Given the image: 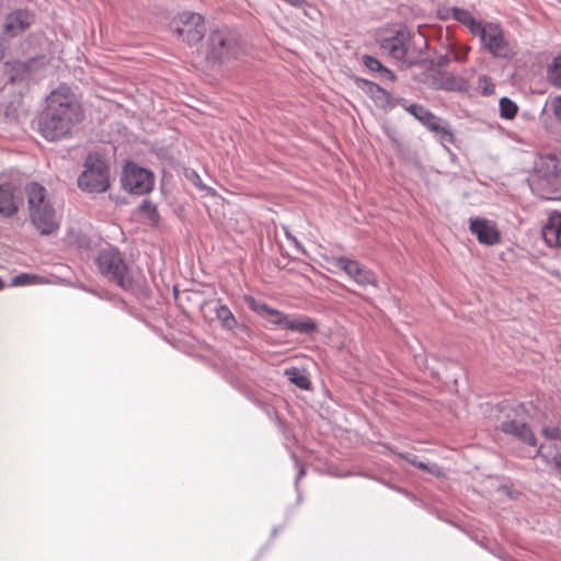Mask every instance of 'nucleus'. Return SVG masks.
Returning <instances> with one entry per match:
<instances>
[{"label":"nucleus","mask_w":561,"mask_h":561,"mask_svg":"<svg viewBox=\"0 0 561 561\" xmlns=\"http://www.w3.org/2000/svg\"><path fill=\"white\" fill-rule=\"evenodd\" d=\"M84 112L72 90L59 87L47 98V106L38 121V130L48 140H58L71 134L82 122Z\"/></svg>","instance_id":"f257e3e1"},{"label":"nucleus","mask_w":561,"mask_h":561,"mask_svg":"<svg viewBox=\"0 0 561 561\" xmlns=\"http://www.w3.org/2000/svg\"><path fill=\"white\" fill-rule=\"evenodd\" d=\"M30 217L32 224L41 234H51L59 228V217L57 216L48 196L46 188L37 183H31L26 187Z\"/></svg>","instance_id":"f03ea898"},{"label":"nucleus","mask_w":561,"mask_h":561,"mask_svg":"<svg viewBox=\"0 0 561 561\" xmlns=\"http://www.w3.org/2000/svg\"><path fill=\"white\" fill-rule=\"evenodd\" d=\"M243 54L238 33L229 27H219L208 36L206 58L217 64L239 59Z\"/></svg>","instance_id":"7ed1b4c3"},{"label":"nucleus","mask_w":561,"mask_h":561,"mask_svg":"<svg viewBox=\"0 0 561 561\" xmlns=\"http://www.w3.org/2000/svg\"><path fill=\"white\" fill-rule=\"evenodd\" d=\"M78 186L89 193H104L110 188V165L99 153L87 157L84 170L78 178Z\"/></svg>","instance_id":"20e7f679"},{"label":"nucleus","mask_w":561,"mask_h":561,"mask_svg":"<svg viewBox=\"0 0 561 561\" xmlns=\"http://www.w3.org/2000/svg\"><path fill=\"white\" fill-rule=\"evenodd\" d=\"M96 265L100 273L110 280L115 282L123 288L130 286L131 279L128 273V266L117 250L105 249L101 251L96 259Z\"/></svg>","instance_id":"39448f33"},{"label":"nucleus","mask_w":561,"mask_h":561,"mask_svg":"<svg viewBox=\"0 0 561 561\" xmlns=\"http://www.w3.org/2000/svg\"><path fill=\"white\" fill-rule=\"evenodd\" d=\"M174 31L187 44L198 43L205 34L204 18L195 12L179 13L173 20Z\"/></svg>","instance_id":"423d86ee"},{"label":"nucleus","mask_w":561,"mask_h":561,"mask_svg":"<svg viewBox=\"0 0 561 561\" xmlns=\"http://www.w3.org/2000/svg\"><path fill=\"white\" fill-rule=\"evenodd\" d=\"M122 183L128 192L142 195L153 188V175L148 170L135 163H127L124 168Z\"/></svg>","instance_id":"0eeeda50"},{"label":"nucleus","mask_w":561,"mask_h":561,"mask_svg":"<svg viewBox=\"0 0 561 561\" xmlns=\"http://www.w3.org/2000/svg\"><path fill=\"white\" fill-rule=\"evenodd\" d=\"M331 262L362 286L370 285L376 287L378 285L375 273L353 259L337 256L333 257Z\"/></svg>","instance_id":"6e6552de"},{"label":"nucleus","mask_w":561,"mask_h":561,"mask_svg":"<svg viewBox=\"0 0 561 561\" xmlns=\"http://www.w3.org/2000/svg\"><path fill=\"white\" fill-rule=\"evenodd\" d=\"M501 430L533 447L534 455H530L531 457L540 456L548 462L547 456L542 453V446H538L536 436L526 423L516 420L504 421L501 424Z\"/></svg>","instance_id":"1a4fd4ad"},{"label":"nucleus","mask_w":561,"mask_h":561,"mask_svg":"<svg viewBox=\"0 0 561 561\" xmlns=\"http://www.w3.org/2000/svg\"><path fill=\"white\" fill-rule=\"evenodd\" d=\"M536 179L533 180L531 188L542 184L561 172V159L556 154L539 156L534 163Z\"/></svg>","instance_id":"9d476101"},{"label":"nucleus","mask_w":561,"mask_h":561,"mask_svg":"<svg viewBox=\"0 0 561 561\" xmlns=\"http://www.w3.org/2000/svg\"><path fill=\"white\" fill-rule=\"evenodd\" d=\"M34 22V15L27 10H15L7 15L3 31L8 36H16L26 31Z\"/></svg>","instance_id":"9b49d317"},{"label":"nucleus","mask_w":561,"mask_h":561,"mask_svg":"<svg viewBox=\"0 0 561 561\" xmlns=\"http://www.w3.org/2000/svg\"><path fill=\"white\" fill-rule=\"evenodd\" d=\"M546 244L550 248H561V211H551L541 228Z\"/></svg>","instance_id":"f8f14e48"},{"label":"nucleus","mask_w":561,"mask_h":561,"mask_svg":"<svg viewBox=\"0 0 561 561\" xmlns=\"http://www.w3.org/2000/svg\"><path fill=\"white\" fill-rule=\"evenodd\" d=\"M407 41L408 35L399 31L394 36L383 39L381 46L388 50L389 55L394 59L403 60L408 53Z\"/></svg>","instance_id":"ddd939ff"},{"label":"nucleus","mask_w":561,"mask_h":561,"mask_svg":"<svg viewBox=\"0 0 561 561\" xmlns=\"http://www.w3.org/2000/svg\"><path fill=\"white\" fill-rule=\"evenodd\" d=\"M513 55V45L504 37L501 26L493 23V57L508 59Z\"/></svg>","instance_id":"4468645a"},{"label":"nucleus","mask_w":561,"mask_h":561,"mask_svg":"<svg viewBox=\"0 0 561 561\" xmlns=\"http://www.w3.org/2000/svg\"><path fill=\"white\" fill-rule=\"evenodd\" d=\"M545 199L561 201V172L533 188Z\"/></svg>","instance_id":"2eb2a0df"},{"label":"nucleus","mask_w":561,"mask_h":561,"mask_svg":"<svg viewBox=\"0 0 561 561\" xmlns=\"http://www.w3.org/2000/svg\"><path fill=\"white\" fill-rule=\"evenodd\" d=\"M318 329L317 322L307 316L289 317L285 330L298 332L301 334H311Z\"/></svg>","instance_id":"dca6fc26"},{"label":"nucleus","mask_w":561,"mask_h":561,"mask_svg":"<svg viewBox=\"0 0 561 561\" xmlns=\"http://www.w3.org/2000/svg\"><path fill=\"white\" fill-rule=\"evenodd\" d=\"M470 231L483 244H491V229L485 220L476 218L470 220Z\"/></svg>","instance_id":"f3484780"},{"label":"nucleus","mask_w":561,"mask_h":561,"mask_svg":"<svg viewBox=\"0 0 561 561\" xmlns=\"http://www.w3.org/2000/svg\"><path fill=\"white\" fill-rule=\"evenodd\" d=\"M16 211L13 193L10 187L0 185V214L10 216Z\"/></svg>","instance_id":"a211bd4d"},{"label":"nucleus","mask_w":561,"mask_h":561,"mask_svg":"<svg viewBox=\"0 0 561 561\" xmlns=\"http://www.w3.org/2000/svg\"><path fill=\"white\" fill-rule=\"evenodd\" d=\"M363 64L370 70L375 72H379L382 78L388 79L389 81L396 80V75L393 71L385 67L378 59L373 56L365 55L363 56Z\"/></svg>","instance_id":"6ab92c4d"},{"label":"nucleus","mask_w":561,"mask_h":561,"mask_svg":"<svg viewBox=\"0 0 561 561\" xmlns=\"http://www.w3.org/2000/svg\"><path fill=\"white\" fill-rule=\"evenodd\" d=\"M500 116L504 119H513L518 111L517 104L507 96L500 99Z\"/></svg>","instance_id":"aec40b11"},{"label":"nucleus","mask_w":561,"mask_h":561,"mask_svg":"<svg viewBox=\"0 0 561 561\" xmlns=\"http://www.w3.org/2000/svg\"><path fill=\"white\" fill-rule=\"evenodd\" d=\"M467 28L473 34L480 37V42L483 48L491 53V37H488L485 27L480 21L474 19V24L467 26Z\"/></svg>","instance_id":"412c9836"},{"label":"nucleus","mask_w":561,"mask_h":561,"mask_svg":"<svg viewBox=\"0 0 561 561\" xmlns=\"http://www.w3.org/2000/svg\"><path fill=\"white\" fill-rule=\"evenodd\" d=\"M285 375L288 377L289 381L299 387L300 389H309L310 380L307 376L301 374L298 368L291 367L286 369Z\"/></svg>","instance_id":"4be33fe9"},{"label":"nucleus","mask_w":561,"mask_h":561,"mask_svg":"<svg viewBox=\"0 0 561 561\" xmlns=\"http://www.w3.org/2000/svg\"><path fill=\"white\" fill-rule=\"evenodd\" d=\"M547 76L552 85L561 88V55L553 59L552 65L548 68Z\"/></svg>","instance_id":"5701e85b"},{"label":"nucleus","mask_w":561,"mask_h":561,"mask_svg":"<svg viewBox=\"0 0 561 561\" xmlns=\"http://www.w3.org/2000/svg\"><path fill=\"white\" fill-rule=\"evenodd\" d=\"M216 316L217 318L221 321V323L226 327V328H229V329H232L237 321H236V318L233 316V313L231 312V310L225 306V305H220L217 309H216Z\"/></svg>","instance_id":"b1692460"},{"label":"nucleus","mask_w":561,"mask_h":561,"mask_svg":"<svg viewBox=\"0 0 561 561\" xmlns=\"http://www.w3.org/2000/svg\"><path fill=\"white\" fill-rule=\"evenodd\" d=\"M424 125H426L431 130L437 133V134H440L442 135V141L444 142H453L454 139H453V134L450 131H448L445 127L440 126L437 121H436V117L432 114V119L427 123H423Z\"/></svg>","instance_id":"393cba45"},{"label":"nucleus","mask_w":561,"mask_h":561,"mask_svg":"<svg viewBox=\"0 0 561 561\" xmlns=\"http://www.w3.org/2000/svg\"><path fill=\"white\" fill-rule=\"evenodd\" d=\"M245 301L248 304V307L256 312L257 314L262 316V317H268L270 316V310H273L272 307H270L268 305H266L265 302H262V301H257L256 299H254L253 297H245Z\"/></svg>","instance_id":"a878e982"},{"label":"nucleus","mask_w":561,"mask_h":561,"mask_svg":"<svg viewBox=\"0 0 561 561\" xmlns=\"http://www.w3.org/2000/svg\"><path fill=\"white\" fill-rule=\"evenodd\" d=\"M407 110L422 123H427L432 119V113L424 108L422 105L412 104Z\"/></svg>","instance_id":"bb28decb"},{"label":"nucleus","mask_w":561,"mask_h":561,"mask_svg":"<svg viewBox=\"0 0 561 561\" xmlns=\"http://www.w3.org/2000/svg\"><path fill=\"white\" fill-rule=\"evenodd\" d=\"M453 18L459 23L463 24L466 27L474 24V18L472 16V14L463 9L454 8Z\"/></svg>","instance_id":"cd10ccee"},{"label":"nucleus","mask_w":561,"mask_h":561,"mask_svg":"<svg viewBox=\"0 0 561 561\" xmlns=\"http://www.w3.org/2000/svg\"><path fill=\"white\" fill-rule=\"evenodd\" d=\"M266 319L270 321V323L285 329L288 314L273 308V310H270V316L266 317Z\"/></svg>","instance_id":"c85d7f7f"},{"label":"nucleus","mask_w":561,"mask_h":561,"mask_svg":"<svg viewBox=\"0 0 561 561\" xmlns=\"http://www.w3.org/2000/svg\"><path fill=\"white\" fill-rule=\"evenodd\" d=\"M367 84L369 85V92L373 98L383 103H389L391 98L389 92H387L385 89L380 88L376 83L367 82Z\"/></svg>","instance_id":"c756f323"},{"label":"nucleus","mask_w":561,"mask_h":561,"mask_svg":"<svg viewBox=\"0 0 561 561\" xmlns=\"http://www.w3.org/2000/svg\"><path fill=\"white\" fill-rule=\"evenodd\" d=\"M36 278L37 277L35 275L21 274V275H18V276L12 278L11 285H13V286H23V285L33 284Z\"/></svg>","instance_id":"7c9ffc66"},{"label":"nucleus","mask_w":561,"mask_h":561,"mask_svg":"<svg viewBox=\"0 0 561 561\" xmlns=\"http://www.w3.org/2000/svg\"><path fill=\"white\" fill-rule=\"evenodd\" d=\"M444 88L448 89V90L460 91V90L465 89V82L462 80H459L456 78H450V79L446 80V82L444 83Z\"/></svg>","instance_id":"2f4dec72"},{"label":"nucleus","mask_w":561,"mask_h":561,"mask_svg":"<svg viewBox=\"0 0 561 561\" xmlns=\"http://www.w3.org/2000/svg\"><path fill=\"white\" fill-rule=\"evenodd\" d=\"M415 467H417L421 470L427 471V472H430V473H432L434 476H439L440 474V468L438 466H435V465L430 467L428 465H426L424 462L417 461Z\"/></svg>","instance_id":"473e14b6"},{"label":"nucleus","mask_w":561,"mask_h":561,"mask_svg":"<svg viewBox=\"0 0 561 561\" xmlns=\"http://www.w3.org/2000/svg\"><path fill=\"white\" fill-rule=\"evenodd\" d=\"M551 106L556 118L561 121V96L554 98L551 102Z\"/></svg>","instance_id":"72a5a7b5"},{"label":"nucleus","mask_w":561,"mask_h":561,"mask_svg":"<svg viewBox=\"0 0 561 561\" xmlns=\"http://www.w3.org/2000/svg\"><path fill=\"white\" fill-rule=\"evenodd\" d=\"M478 89L481 91L483 95L489 94L490 83L485 76H482L479 80Z\"/></svg>","instance_id":"f704fd0d"},{"label":"nucleus","mask_w":561,"mask_h":561,"mask_svg":"<svg viewBox=\"0 0 561 561\" xmlns=\"http://www.w3.org/2000/svg\"><path fill=\"white\" fill-rule=\"evenodd\" d=\"M542 434L549 438L556 439L560 436V431L556 427H545L542 428Z\"/></svg>","instance_id":"c9c22d12"},{"label":"nucleus","mask_w":561,"mask_h":561,"mask_svg":"<svg viewBox=\"0 0 561 561\" xmlns=\"http://www.w3.org/2000/svg\"><path fill=\"white\" fill-rule=\"evenodd\" d=\"M400 457L415 466L417 463L416 457L410 454H400Z\"/></svg>","instance_id":"e433bc0d"},{"label":"nucleus","mask_w":561,"mask_h":561,"mask_svg":"<svg viewBox=\"0 0 561 561\" xmlns=\"http://www.w3.org/2000/svg\"><path fill=\"white\" fill-rule=\"evenodd\" d=\"M552 462H553L556 469L561 471V453H557L553 455Z\"/></svg>","instance_id":"4c0bfd02"},{"label":"nucleus","mask_w":561,"mask_h":561,"mask_svg":"<svg viewBox=\"0 0 561 561\" xmlns=\"http://www.w3.org/2000/svg\"><path fill=\"white\" fill-rule=\"evenodd\" d=\"M141 208H142L144 210H147V211H152V213H154V211H156V206H154V205H152V204H151V203H149V202H145V203L142 204Z\"/></svg>","instance_id":"58836bf2"},{"label":"nucleus","mask_w":561,"mask_h":561,"mask_svg":"<svg viewBox=\"0 0 561 561\" xmlns=\"http://www.w3.org/2000/svg\"><path fill=\"white\" fill-rule=\"evenodd\" d=\"M501 233L495 227H493V244L500 242Z\"/></svg>","instance_id":"ea45409f"},{"label":"nucleus","mask_w":561,"mask_h":561,"mask_svg":"<svg viewBox=\"0 0 561 561\" xmlns=\"http://www.w3.org/2000/svg\"><path fill=\"white\" fill-rule=\"evenodd\" d=\"M193 175H194V178H195L194 183H195L198 187H201V188H205V186L202 184V180H201L199 175H198L196 172H193Z\"/></svg>","instance_id":"a19ab883"},{"label":"nucleus","mask_w":561,"mask_h":561,"mask_svg":"<svg viewBox=\"0 0 561 561\" xmlns=\"http://www.w3.org/2000/svg\"><path fill=\"white\" fill-rule=\"evenodd\" d=\"M499 491H501V492H503V493H507V494L510 493V492H508V489H507L506 486H504V485L500 486V488H499Z\"/></svg>","instance_id":"79ce46f5"},{"label":"nucleus","mask_w":561,"mask_h":561,"mask_svg":"<svg viewBox=\"0 0 561 561\" xmlns=\"http://www.w3.org/2000/svg\"><path fill=\"white\" fill-rule=\"evenodd\" d=\"M4 56V48L0 45V59Z\"/></svg>","instance_id":"37998d69"},{"label":"nucleus","mask_w":561,"mask_h":561,"mask_svg":"<svg viewBox=\"0 0 561 561\" xmlns=\"http://www.w3.org/2000/svg\"><path fill=\"white\" fill-rule=\"evenodd\" d=\"M480 62H481V65H486V60H485V59H482V58H481V59H480Z\"/></svg>","instance_id":"c03bdc74"},{"label":"nucleus","mask_w":561,"mask_h":561,"mask_svg":"<svg viewBox=\"0 0 561 561\" xmlns=\"http://www.w3.org/2000/svg\"><path fill=\"white\" fill-rule=\"evenodd\" d=\"M2 288H3V282H2V279L0 278V289H2Z\"/></svg>","instance_id":"a18cd8bd"},{"label":"nucleus","mask_w":561,"mask_h":561,"mask_svg":"<svg viewBox=\"0 0 561 561\" xmlns=\"http://www.w3.org/2000/svg\"><path fill=\"white\" fill-rule=\"evenodd\" d=\"M468 51H469V48H466L465 53H463V57L467 55Z\"/></svg>","instance_id":"49530a36"},{"label":"nucleus","mask_w":561,"mask_h":561,"mask_svg":"<svg viewBox=\"0 0 561 561\" xmlns=\"http://www.w3.org/2000/svg\"><path fill=\"white\" fill-rule=\"evenodd\" d=\"M286 237H287L288 239H291V237H290V236H289V233H287V232H286ZM293 240H295V238H293Z\"/></svg>","instance_id":"de8ad7c7"}]
</instances>
